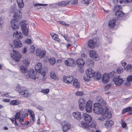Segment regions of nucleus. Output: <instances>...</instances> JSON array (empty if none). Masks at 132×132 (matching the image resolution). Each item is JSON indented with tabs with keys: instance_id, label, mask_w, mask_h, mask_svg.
Masks as SVG:
<instances>
[{
	"instance_id": "obj_2",
	"label": "nucleus",
	"mask_w": 132,
	"mask_h": 132,
	"mask_svg": "<svg viewBox=\"0 0 132 132\" xmlns=\"http://www.w3.org/2000/svg\"><path fill=\"white\" fill-rule=\"evenodd\" d=\"M93 111L97 114H101L102 112L103 113L108 112V109L105 106H103L102 104L98 103H95L94 104Z\"/></svg>"
},
{
	"instance_id": "obj_20",
	"label": "nucleus",
	"mask_w": 132,
	"mask_h": 132,
	"mask_svg": "<svg viewBox=\"0 0 132 132\" xmlns=\"http://www.w3.org/2000/svg\"><path fill=\"white\" fill-rule=\"evenodd\" d=\"M109 77L108 74L104 73L103 75L102 79V81L103 83L106 84L108 82L109 80Z\"/></svg>"
},
{
	"instance_id": "obj_10",
	"label": "nucleus",
	"mask_w": 132,
	"mask_h": 132,
	"mask_svg": "<svg viewBox=\"0 0 132 132\" xmlns=\"http://www.w3.org/2000/svg\"><path fill=\"white\" fill-rule=\"evenodd\" d=\"M42 64L41 63L39 62L37 63L35 66V69L36 71L38 73H41L42 75L44 77L46 74L45 72L44 71H42L41 68Z\"/></svg>"
},
{
	"instance_id": "obj_55",
	"label": "nucleus",
	"mask_w": 132,
	"mask_h": 132,
	"mask_svg": "<svg viewBox=\"0 0 132 132\" xmlns=\"http://www.w3.org/2000/svg\"><path fill=\"white\" fill-rule=\"evenodd\" d=\"M127 79L128 81H132V75L129 76L127 78Z\"/></svg>"
},
{
	"instance_id": "obj_11",
	"label": "nucleus",
	"mask_w": 132,
	"mask_h": 132,
	"mask_svg": "<svg viewBox=\"0 0 132 132\" xmlns=\"http://www.w3.org/2000/svg\"><path fill=\"white\" fill-rule=\"evenodd\" d=\"M93 104L92 101L90 100L88 101L85 106L86 110L88 112H90L92 110Z\"/></svg>"
},
{
	"instance_id": "obj_46",
	"label": "nucleus",
	"mask_w": 132,
	"mask_h": 132,
	"mask_svg": "<svg viewBox=\"0 0 132 132\" xmlns=\"http://www.w3.org/2000/svg\"><path fill=\"white\" fill-rule=\"evenodd\" d=\"M52 38L56 41H59V36L57 34H54V35H52Z\"/></svg>"
},
{
	"instance_id": "obj_49",
	"label": "nucleus",
	"mask_w": 132,
	"mask_h": 132,
	"mask_svg": "<svg viewBox=\"0 0 132 132\" xmlns=\"http://www.w3.org/2000/svg\"><path fill=\"white\" fill-rule=\"evenodd\" d=\"M49 92V90L48 89H42L41 90V92L46 94L48 93Z\"/></svg>"
},
{
	"instance_id": "obj_15",
	"label": "nucleus",
	"mask_w": 132,
	"mask_h": 132,
	"mask_svg": "<svg viewBox=\"0 0 132 132\" xmlns=\"http://www.w3.org/2000/svg\"><path fill=\"white\" fill-rule=\"evenodd\" d=\"M89 54L90 57L94 60L97 61L99 59V57L95 51L93 50L90 51Z\"/></svg>"
},
{
	"instance_id": "obj_23",
	"label": "nucleus",
	"mask_w": 132,
	"mask_h": 132,
	"mask_svg": "<svg viewBox=\"0 0 132 132\" xmlns=\"http://www.w3.org/2000/svg\"><path fill=\"white\" fill-rule=\"evenodd\" d=\"M88 45L89 47L91 48H93L96 45V43L95 42L94 40L91 39L89 40L88 43Z\"/></svg>"
},
{
	"instance_id": "obj_40",
	"label": "nucleus",
	"mask_w": 132,
	"mask_h": 132,
	"mask_svg": "<svg viewBox=\"0 0 132 132\" xmlns=\"http://www.w3.org/2000/svg\"><path fill=\"white\" fill-rule=\"evenodd\" d=\"M27 69L24 66H21L20 68V71L22 73H25Z\"/></svg>"
},
{
	"instance_id": "obj_17",
	"label": "nucleus",
	"mask_w": 132,
	"mask_h": 132,
	"mask_svg": "<svg viewBox=\"0 0 132 132\" xmlns=\"http://www.w3.org/2000/svg\"><path fill=\"white\" fill-rule=\"evenodd\" d=\"M19 94L25 97H28L30 96V94L28 90L25 89L21 90L19 92Z\"/></svg>"
},
{
	"instance_id": "obj_39",
	"label": "nucleus",
	"mask_w": 132,
	"mask_h": 132,
	"mask_svg": "<svg viewBox=\"0 0 132 132\" xmlns=\"http://www.w3.org/2000/svg\"><path fill=\"white\" fill-rule=\"evenodd\" d=\"M49 61L50 64L52 65L54 64L55 63V60L54 58L51 57L49 59Z\"/></svg>"
},
{
	"instance_id": "obj_47",
	"label": "nucleus",
	"mask_w": 132,
	"mask_h": 132,
	"mask_svg": "<svg viewBox=\"0 0 132 132\" xmlns=\"http://www.w3.org/2000/svg\"><path fill=\"white\" fill-rule=\"evenodd\" d=\"M116 72L114 71H112L110 72L109 75V78H112L114 77L116 75Z\"/></svg>"
},
{
	"instance_id": "obj_4",
	"label": "nucleus",
	"mask_w": 132,
	"mask_h": 132,
	"mask_svg": "<svg viewBox=\"0 0 132 132\" xmlns=\"http://www.w3.org/2000/svg\"><path fill=\"white\" fill-rule=\"evenodd\" d=\"M121 5H117L114 6L113 11L115 12V15L118 17H121L125 15V14L122 11H119L121 8Z\"/></svg>"
},
{
	"instance_id": "obj_24",
	"label": "nucleus",
	"mask_w": 132,
	"mask_h": 132,
	"mask_svg": "<svg viewBox=\"0 0 132 132\" xmlns=\"http://www.w3.org/2000/svg\"><path fill=\"white\" fill-rule=\"evenodd\" d=\"M72 116L75 119L77 120H80L82 117L80 113L78 112H73Z\"/></svg>"
},
{
	"instance_id": "obj_44",
	"label": "nucleus",
	"mask_w": 132,
	"mask_h": 132,
	"mask_svg": "<svg viewBox=\"0 0 132 132\" xmlns=\"http://www.w3.org/2000/svg\"><path fill=\"white\" fill-rule=\"evenodd\" d=\"M96 123L95 122H93L92 123H91L90 125H89V129H90V128H92L93 129H95L96 128Z\"/></svg>"
},
{
	"instance_id": "obj_7",
	"label": "nucleus",
	"mask_w": 132,
	"mask_h": 132,
	"mask_svg": "<svg viewBox=\"0 0 132 132\" xmlns=\"http://www.w3.org/2000/svg\"><path fill=\"white\" fill-rule=\"evenodd\" d=\"M102 115L98 118V120L100 122L104 121L105 119H109L112 116L111 113L109 112H106L103 113V112H102Z\"/></svg>"
},
{
	"instance_id": "obj_61",
	"label": "nucleus",
	"mask_w": 132,
	"mask_h": 132,
	"mask_svg": "<svg viewBox=\"0 0 132 132\" xmlns=\"http://www.w3.org/2000/svg\"><path fill=\"white\" fill-rule=\"evenodd\" d=\"M71 2L72 4H76L78 2V0H71Z\"/></svg>"
},
{
	"instance_id": "obj_33",
	"label": "nucleus",
	"mask_w": 132,
	"mask_h": 132,
	"mask_svg": "<svg viewBox=\"0 0 132 132\" xmlns=\"http://www.w3.org/2000/svg\"><path fill=\"white\" fill-rule=\"evenodd\" d=\"M73 85L74 86L77 88H79L80 87L79 82H78L77 80L76 79H74Z\"/></svg>"
},
{
	"instance_id": "obj_42",
	"label": "nucleus",
	"mask_w": 132,
	"mask_h": 132,
	"mask_svg": "<svg viewBox=\"0 0 132 132\" xmlns=\"http://www.w3.org/2000/svg\"><path fill=\"white\" fill-rule=\"evenodd\" d=\"M23 62L24 65L27 66H28L30 63L29 60L28 59H26L23 60Z\"/></svg>"
},
{
	"instance_id": "obj_41",
	"label": "nucleus",
	"mask_w": 132,
	"mask_h": 132,
	"mask_svg": "<svg viewBox=\"0 0 132 132\" xmlns=\"http://www.w3.org/2000/svg\"><path fill=\"white\" fill-rule=\"evenodd\" d=\"M92 77L86 74L84 76L83 79L85 81H88L90 80V79Z\"/></svg>"
},
{
	"instance_id": "obj_62",
	"label": "nucleus",
	"mask_w": 132,
	"mask_h": 132,
	"mask_svg": "<svg viewBox=\"0 0 132 132\" xmlns=\"http://www.w3.org/2000/svg\"><path fill=\"white\" fill-rule=\"evenodd\" d=\"M123 1L125 3L131 2L132 1V0H123Z\"/></svg>"
},
{
	"instance_id": "obj_51",
	"label": "nucleus",
	"mask_w": 132,
	"mask_h": 132,
	"mask_svg": "<svg viewBox=\"0 0 132 132\" xmlns=\"http://www.w3.org/2000/svg\"><path fill=\"white\" fill-rule=\"evenodd\" d=\"M48 4H43L40 3H36L35 4H34V5L35 6H46Z\"/></svg>"
},
{
	"instance_id": "obj_52",
	"label": "nucleus",
	"mask_w": 132,
	"mask_h": 132,
	"mask_svg": "<svg viewBox=\"0 0 132 132\" xmlns=\"http://www.w3.org/2000/svg\"><path fill=\"white\" fill-rule=\"evenodd\" d=\"M16 88L17 91L20 92L21 89V87L20 86L19 84H18L16 86Z\"/></svg>"
},
{
	"instance_id": "obj_38",
	"label": "nucleus",
	"mask_w": 132,
	"mask_h": 132,
	"mask_svg": "<svg viewBox=\"0 0 132 132\" xmlns=\"http://www.w3.org/2000/svg\"><path fill=\"white\" fill-rule=\"evenodd\" d=\"M69 3V2L66 1H61L57 3V5L60 6H64L68 4Z\"/></svg>"
},
{
	"instance_id": "obj_34",
	"label": "nucleus",
	"mask_w": 132,
	"mask_h": 132,
	"mask_svg": "<svg viewBox=\"0 0 132 132\" xmlns=\"http://www.w3.org/2000/svg\"><path fill=\"white\" fill-rule=\"evenodd\" d=\"M113 124V122L112 120H110L106 121L104 124L105 126L108 127H110Z\"/></svg>"
},
{
	"instance_id": "obj_45",
	"label": "nucleus",
	"mask_w": 132,
	"mask_h": 132,
	"mask_svg": "<svg viewBox=\"0 0 132 132\" xmlns=\"http://www.w3.org/2000/svg\"><path fill=\"white\" fill-rule=\"evenodd\" d=\"M20 116L21 114L20 112H16L15 116L14 119L16 120L19 119Z\"/></svg>"
},
{
	"instance_id": "obj_54",
	"label": "nucleus",
	"mask_w": 132,
	"mask_h": 132,
	"mask_svg": "<svg viewBox=\"0 0 132 132\" xmlns=\"http://www.w3.org/2000/svg\"><path fill=\"white\" fill-rule=\"evenodd\" d=\"M3 18H0V28L2 27L3 22Z\"/></svg>"
},
{
	"instance_id": "obj_13",
	"label": "nucleus",
	"mask_w": 132,
	"mask_h": 132,
	"mask_svg": "<svg viewBox=\"0 0 132 132\" xmlns=\"http://www.w3.org/2000/svg\"><path fill=\"white\" fill-rule=\"evenodd\" d=\"M96 101L98 102L97 103H96L102 104L103 106H106V103L101 96H97L96 97Z\"/></svg>"
},
{
	"instance_id": "obj_25",
	"label": "nucleus",
	"mask_w": 132,
	"mask_h": 132,
	"mask_svg": "<svg viewBox=\"0 0 132 132\" xmlns=\"http://www.w3.org/2000/svg\"><path fill=\"white\" fill-rule=\"evenodd\" d=\"M14 46L18 48L21 47L22 45V44L21 41L18 39L15 40L13 41Z\"/></svg>"
},
{
	"instance_id": "obj_3",
	"label": "nucleus",
	"mask_w": 132,
	"mask_h": 132,
	"mask_svg": "<svg viewBox=\"0 0 132 132\" xmlns=\"http://www.w3.org/2000/svg\"><path fill=\"white\" fill-rule=\"evenodd\" d=\"M20 23L21 24V30L24 35L26 36L28 35V29L27 27L28 25L27 22L25 20L21 21Z\"/></svg>"
},
{
	"instance_id": "obj_30",
	"label": "nucleus",
	"mask_w": 132,
	"mask_h": 132,
	"mask_svg": "<svg viewBox=\"0 0 132 132\" xmlns=\"http://www.w3.org/2000/svg\"><path fill=\"white\" fill-rule=\"evenodd\" d=\"M94 76L95 77V79L97 80L100 79L101 77V74L98 72H94Z\"/></svg>"
},
{
	"instance_id": "obj_36",
	"label": "nucleus",
	"mask_w": 132,
	"mask_h": 132,
	"mask_svg": "<svg viewBox=\"0 0 132 132\" xmlns=\"http://www.w3.org/2000/svg\"><path fill=\"white\" fill-rule=\"evenodd\" d=\"M125 69L128 72H131L132 71V65L130 64H128Z\"/></svg>"
},
{
	"instance_id": "obj_14",
	"label": "nucleus",
	"mask_w": 132,
	"mask_h": 132,
	"mask_svg": "<svg viewBox=\"0 0 132 132\" xmlns=\"http://www.w3.org/2000/svg\"><path fill=\"white\" fill-rule=\"evenodd\" d=\"M27 73L29 77L32 79L35 80L36 79L35 72L34 70L32 69H30L28 70L27 72Z\"/></svg>"
},
{
	"instance_id": "obj_26",
	"label": "nucleus",
	"mask_w": 132,
	"mask_h": 132,
	"mask_svg": "<svg viewBox=\"0 0 132 132\" xmlns=\"http://www.w3.org/2000/svg\"><path fill=\"white\" fill-rule=\"evenodd\" d=\"M13 36V37L18 39L21 38L23 37L22 33L17 31L14 33Z\"/></svg>"
},
{
	"instance_id": "obj_53",
	"label": "nucleus",
	"mask_w": 132,
	"mask_h": 132,
	"mask_svg": "<svg viewBox=\"0 0 132 132\" xmlns=\"http://www.w3.org/2000/svg\"><path fill=\"white\" fill-rule=\"evenodd\" d=\"M27 51V47H24L22 49V52L23 54H26Z\"/></svg>"
},
{
	"instance_id": "obj_35",
	"label": "nucleus",
	"mask_w": 132,
	"mask_h": 132,
	"mask_svg": "<svg viewBox=\"0 0 132 132\" xmlns=\"http://www.w3.org/2000/svg\"><path fill=\"white\" fill-rule=\"evenodd\" d=\"M50 76L52 79L54 80H57L58 79V77L56 76L54 72L53 71H52L50 73Z\"/></svg>"
},
{
	"instance_id": "obj_18",
	"label": "nucleus",
	"mask_w": 132,
	"mask_h": 132,
	"mask_svg": "<svg viewBox=\"0 0 132 132\" xmlns=\"http://www.w3.org/2000/svg\"><path fill=\"white\" fill-rule=\"evenodd\" d=\"M85 122L87 123L90 122L92 120V116L86 113H85L83 114Z\"/></svg>"
},
{
	"instance_id": "obj_43",
	"label": "nucleus",
	"mask_w": 132,
	"mask_h": 132,
	"mask_svg": "<svg viewBox=\"0 0 132 132\" xmlns=\"http://www.w3.org/2000/svg\"><path fill=\"white\" fill-rule=\"evenodd\" d=\"M123 69L120 67H118L117 69V71L119 74H121L123 72Z\"/></svg>"
},
{
	"instance_id": "obj_1",
	"label": "nucleus",
	"mask_w": 132,
	"mask_h": 132,
	"mask_svg": "<svg viewBox=\"0 0 132 132\" xmlns=\"http://www.w3.org/2000/svg\"><path fill=\"white\" fill-rule=\"evenodd\" d=\"M21 10H19L14 14L13 16L15 19L11 21V26L13 30H15L19 28V24L18 21L22 17V13Z\"/></svg>"
},
{
	"instance_id": "obj_16",
	"label": "nucleus",
	"mask_w": 132,
	"mask_h": 132,
	"mask_svg": "<svg viewBox=\"0 0 132 132\" xmlns=\"http://www.w3.org/2000/svg\"><path fill=\"white\" fill-rule=\"evenodd\" d=\"M63 79L64 81L68 84L71 83L73 79V77L71 76H64Z\"/></svg>"
},
{
	"instance_id": "obj_9",
	"label": "nucleus",
	"mask_w": 132,
	"mask_h": 132,
	"mask_svg": "<svg viewBox=\"0 0 132 132\" xmlns=\"http://www.w3.org/2000/svg\"><path fill=\"white\" fill-rule=\"evenodd\" d=\"M36 56L40 58H43L46 55V52L44 50L38 48L36 50Z\"/></svg>"
},
{
	"instance_id": "obj_5",
	"label": "nucleus",
	"mask_w": 132,
	"mask_h": 132,
	"mask_svg": "<svg viewBox=\"0 0 132 132\" xmlns=\"http://www.w3.org/2000/svg\"><path fill=\"white\" fill-rule=\"evenodd\" d=\"M13 53L11 54V56L12 58L14 60L16 61H19L20 60V58L21 57V54L17 51L13 50Z\"/></svg>"
},
{
	"instance_id": "obj_8",
	"label": "nucleus",
	"mask_w": 132,
	"mask_h": 132,
	"mask_svg": "<svg viewBox=\"0 0 132 132\" xmlns=\"http://www.w3.org/2000/svg\"><path fill=\"white\" fill-rule=\"evenodd\" d=\"M78 102L79 109L81 111L83 110L86 104L85 100L83 98H81L79 100Z\"/></svg>"
},
{
	"instance_id": "obj_6",
	"label": "nucleus",
	"mask_w": 132,
	"mask_h": 132,
	"mask_svg": "<svg viewBox=\"0 0 132 132\" xmlns=\"http://www.w3.org/2000/svg\"><path fill=\"white\" fill-rule=\"evenodd\" d=\"M113 81L116 86H119L121 85L123 83V80L120 78V76H118L115 77L113 79Z\"/></svg>"
},
{
	"instance_id": "obj_12",
	"label": "nucleus",
	"mask_w": 132,
	"mask_h": 132,
	"mask_svg": "<svg viewBox=\"0 0 132 132\" xmlns=\"http://www.w3.org/2000/svg\"><path fill=\"white\" fill-rule=\"evenodd\" d=\"M75 63V60L71 58H69L65 60L64 62L65 64L68 66H72L74 65Z\"/></svg>"
},
{
	"instance_id": "obj_22",
	"label": "nucleus",
	"mask_w": 132,
	"mask_h": 132,
	"mask_svg": "<svg viewBox=\"0 0 132 132\" xmlns=\"http://www.w3.org/2000/svg\"><path fill=\"white\" fill-rule=\"evenodd\" d=\"M77 66L80 68L84 67L85 63V62L82 59H77L76 61Z\"/></svg>"
},
{
	"instance_id": "obj_29",
	"label": "nucleus",
	"mask_w": 132,
	"mask_h": 132,
	"mask_svg": "<svg viewBox=\"0 0 132 132\" xmlns=\"http://www.w3.org/2000/svg\"><path fill=\"white\" fill-rule=\"evenodd\" d=\"M86 63L89 66L93 67L94 64V61L90 59H87L86 61Z\"/></svg>"
},
{
	"instance_id": "obj_28",
	"label": "nucleus",
	"mask_w": 132,
	"mask_h": 132,
	"mask_svg": "<svg viewBox=\"0 0 132 132\" xmlns=\"http://www.w3.org/2000/svg\"><path fill=\"white\" fill-rule=\"evenodd\" d=\"M28 112L29 113L30 117L31 118V119L33 122L35 121V114L33 111L31 110H29Z\"/></svg>"
},
{
	"instance_id": "obj_50",
	"label": "nucleus",
	"mask_w": 132,
	"mask_h": 132,
	"mask_svg": "<svg viewBox=\"0 0 132 132\" xmlns=\"http://www.w3.org/2000/svg\"><path fill=\"white\" fill-rule=\"evenodd\" d=\"M121 124L123 128L126 127L127 126V125L125 121L123 120L121 121Z\"/></svg>"
},
{
	"instance_id": "obj_58",
	"label": "nucleus",
	"mask_w": 132,
	"mask_h": 132,
	"mask_svg": "<svg viewBox=\"0 0 132 132\" xmlns=\"http://www.w3.org/2000/svg\"><path fill=\"white\" fill-rule=\"evenodd\" d=\"M126 109L127 110L128 112L132 111V107H128L126 108Z\"/></svg>"
},
{
	"instance_id": "obj_59",
	"label": "nucleus",
	"mask_w": 132,
	"mask_h": 132,
	"mask_svg": "<svg viewBox=\"0 0 132 132\" xmlns=\"http://www.w3.org/2000/svg\"><path fill=\"white\" fill-rule=\"evenodd\" d=\"M36 108L37 109L40 110H43V107L40 106L39 105H38L37 106H36Z\"/></svg>"
},
{
	"instance_id": "obj_48",
	"label": "nucleus",
	"mask_w": 132,
	"mask_h": 132,
	"mask_svg": "<svg viewBox=\"0 0 132 132\" xmlns=\"http://www.w3.org/2000/svg\"><path fill=\"white\" fill-rule=\"evenodd\" d=\"M76 95L77 96H81L84 94V93L82 91H78L75 93Z\"/></svg>"
},
{
	"instance_id": "obj_32",
	"label": "nucleus",
	"mask_w": 132,
	"mask_h": 132,
	"mask_svg": "<svg viewBox=\"0 0 132 132\" xmlns=\"http://www.w3.org/2000/svg\"><path fill=\"white\" fill-rule=\"evenodd\" d=\"M17 2L19 8H22L24 7V3L23 0H17Z\"/></svg>"
},
{
	"instance_id": "obj_57",
	"label": "nucleus",
	"mask_w": 132,
	"mask_h": 132,
	"mask_svg": "<svg viewBox=\"0 0 132 132\" xmlns=\"http://www.w3.org/2000/svg\"><path fill=\"white\" fill-rule=\"evenodd\" d=\"M58 22L60 24L62 25H65L67 26H68L69 25L68 24H65L64 22L61 21H58Z\"/></svg>"
},
{
	"instance_id": "obj_60",
	"label": "nucleus",
	"mask_w": 132,
	"mask_h": 132,
	"mask_svg": "<svg viewBox=\"0 0 132 132\" xmlns=\"http://www.w3.org/2000/svg\"><path fill=\"white\" fill-rule=\"evenodd\" d=\"M107 40L108 43H110L112 41V39L111 37H108L107 39Z\"/></svg>"
},
{
	"instance_id": "obj_63",
	"label": "nucleus",
	"mask_w": 132,
	"mask_h": 132,
	"mask_svg": "<svg viewBox=\"0 0 132 132\" xmlns=\"http://www.w3.org/2000/svg\"><path fill=\"white\" fill-rule=\"evenodd\" d=\"M57 4H49V6L51 7H54L56 6L57 5Z\"/></svg>"
},
{
	"instance_id": "obj_56",
	"label": "nucleus",
	"mask_w": 132,
	"mask_h": 132,
	"mask_svg": "<svg viewBox=\"0 0 132 132\" xmlns=\"http://www.w3.org/2000/svg\"><path fill=\"white\" fill-rule=\"evenodd\" d=\"M25 43L29 44L31 43V40L30 39H27L25 40Z\"/></svg>"
},
{
	"instance_id": "obj_64",
	"label": "nucleus",
	"mask_w": 132,
	"mask_h": 132,
	"mask_svg": "<svg viewBox=\"0 0 132 132\" xmlns=\"http://www.w3.org/2000/svg\"><path fill=\"white\" fill-rule=\"evenodd\" d=\"M3 101L5 102H9L10 101V100L9 99H5L3 100Z\"/></svg>"
},
{
	"instance_id": "obj_31",
	"label": "nucleus",
	"mask_w": 132,
	"mask_h": 132,
	"mask_svg": "<svg viewBox=\"0 0 132 132\" xmlns=\"http://www.w3.org/2000/svg\"><path fill=\"white\" fill-rule=\"evenodd\" d=\"M21 103V101L18 100H15L11 101L10 102V105H17Z\"/></svg>"
},
{
	"instance_id": "obj_37",
	"label": "nucleus",
	"mask_w": 132,
	"mask_h": 132,
	"mask_svg": "<svg viewBox=\"0 0 132 132\" xmlns=\"http://www.w3.org/2000/svg\"><path fill=\"white\" fill-rule=\"evenodd\" d=\"M81 125L83 128L85 129H89V125L88 123L82 122L81 123Z\"/></svg>"
},
{
	"instance_id": "obj_21",
	"label": "nucleus",
	"mask_w": 132,
	"mask_h": 132,
	"mask_svg": "<svg viewBox=\"0 0 132 132\" xmlns=\"http://www.w3.org/2000/svg\"><path fill=\"white\" fill-rule=\"evenodd\" d=\"M116 19H112L109 21L108 26L109 28L113 29L116 26Z\"/></svg>"
},
{
	"instance_id": "obj_27",
	"label": "nucleus",
	"mask_w": 132,
	"mask_h": 132,
	"mask_svg": "<svg viewBox=\"0 0 132 132\" xmlns=\"http://www.w3.org/2000/svg\"><path fill=\"white\" fill-rule=\"evenodd\" d=\"M94 72L91 68H89L86 71V74L92 78L94 76Z\"/></svg>"
},
{
	"instance_id": "obj_19",
	"label": "nucleus",
	"mask_w": 132,
	"mask_h": 132,
	"mask_svg": "<svg viewBox=\"0 0 132 132\" xmlns=\"http://www.w3.org/2000/svg\"><path fill=\"white\" fill-rule=\"evenodd\" d=\"M71 126L70 124L67 122L65 123L64 125H62V130L63 132H67L69 131L70 129Z\"/></svg>"
}]
</instances>
